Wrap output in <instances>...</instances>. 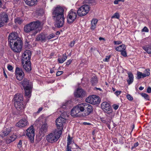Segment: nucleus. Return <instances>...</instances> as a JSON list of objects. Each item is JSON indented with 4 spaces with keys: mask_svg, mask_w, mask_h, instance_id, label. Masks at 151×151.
Listing matches in <instances>:
<instances>
[{
    "mask_svg": "<svg viewBox=\"0 0 151 151\" xmlns=\"http://www.w3.org/2000/svg\"><path fill=\"white\" fill-rule=\"evenodd\" d=\"M67 59V56L65 53H64L63 55L62 58H58V62L60 63H63Z\"/></svg>",
    "mask_w": 151,
    "mask_h": 151,
    "instance_id": "34",
    "label": "nucleus"
},
{
    "mask_svg": "<svg viewBox=\"0 0 151 151\" xmlns=\"http://www.w3.org/2000/svg\"><path fill=\"white\" fill-rule=\"evenodd\" d=\"M12 130L11 127L4 128L3 130L0 132V136L4 137L8 135Z\"/></svg>",
    "mask_w": 151,
    "mask_h": 151,
    "instance_id": "23",
    "label": "nucleus"
},
{
    "mask_svg": "<svg viewBox=\"0 0 151 151\" xmlns=\"http://www.w3.org/2000/svg\"><path fill=\"white\" fill-rule=\"evenodd\" d=\"M24 62H22L23 68L27 71H30L31 70L30 61Z\"/></svg>",
    "mask_w": 151,
    "mask_h": 151,
    "instance_id": "26",
    "label": "nucleus"
},
{
    "mask_svg": "<svg viewBox=\"0 0 151 151\" xmlns=\"http://www.w3.org/2000/svg\"><path fill=\"white\" fill-rule=\"evenodd\" d=\"M120 2L118 0H115L114 1V4H118V2Z\"/></svg>",
    "mask_w": 151,
    "mask_h": 151,
    "instance_id": "58",
    "label": "nucleus"
},
{
    "mask_svg": "<svg viewBox=\"0 0 151 151\" xmlns=\"http://www.w3.org/2000/svg\"><path fill=\"white\" fill-rule=\"evenodd\" d=\"M120 52L121 54L124 57L127 56V54L126 50H123Z\"/></svg>",
    "mask_w": 151,
    "mask_h": 151,
    "instance_id": "44",
    "label": "nucleus"
},
{
    "mask_svg": "<svg viewBox=\"0 0 151 151\" xmlns=\"http://www.w3.org/2000/svg\"><path fill=\"white\" fill-rule=\"evenodd\" d=\"M101 107L103 111L108 114H110L112 112L111 106L107 102H103L101 104Z\"/></svg>",
    "mask_w": 151,
    "mask_h": 151,
    "instance_id": "10",
    "label": "nucleus"
},
{
    "mask_svg": "<svg viewBox=\"0 0 151 151\" xmlns=\"http://www.w3.org/2000/svg\"><path fill=\"white\" fill-rule=\"evenodd\" d=\"M150 70L149 69H146L145 70L144 72L145 73H142L141 72L138 71L137 73V79H139L141 78H144L149 76L150 75Z\"/></svg>",
    "mask_w": 151,
    "mask_h": 151,
    "instance_id": "18",
    "label": "nucleus"
},
{
    "mask_svg": "<svg viewBox=\"0 0 151 151\" xmlns=\"http://www.w3.org/2000/svg\"><path fill=\"white\" fill-rule=\"evenodd\" d=\"M12 44H10L12 50L15 52H19L21 51L22 48L21 41L14 42Z\"/></svg>",
    "mask_w": 151,
    "mask_h": 151,
    "instance_id": "8",
    "label": "nucleus"
},
{
    "mask_svg": "<svg viewBox=\"0 0 151 151\" xmlns=\"http://www.w3.org/2000/svg\"><path fill=\"white\" fill-rule=\"evenodd\" d=\"M54 69H51L50 70V72L51 73H54Z\"/></svg>",
    "mask_w": 151,
    "mask_h": 151,
    "instance_id": "64",
    "label": "nucleus"
},
{
    "mask_svg": "<svg viewBox=\"0 0 151 151\" xmlns=\"http://www.w3.org/2000/svg\"><path fill=\"white\" fill-rule=\"evenodd\" d=\"M89 11V6L88 5H83L79 8L77 14L79 16H83L86 14Z\"/></svg>",
    "mask_w": 151,
    "mask_h": 151,
    "instance_id": "7",
    "label": "nucleus"
},
{
    "mask_svg": "<svg viewBox=\"0 0 151 151\" xmlns=\"http://www.w3.org/2000/svg\"><path fill=\"white\" fill-rule=\"evenodd\" d=\"M65 119L62 117L58 118L56 120V125L58 131H60L62 133L64 126L66 122Z\"/></svg>",
    "mask_w": 151,
    "mask_h": 151,
    "instance_id": "5",
    "label": "nucleus"
},
{
    "mask_svg": "<svg viewBox=\"0 0 151 151\" xmlns=\"http://www.w3.org/2000/svg\"><path fill=\"white\" fill-rule=\"evenodd\" d=\"M16 136L15 135L13 134L11 135L9 139L6 140V142L7 143H9L14 141L16 139Z\"/></svg>",
    "mask_w": 151,
    "mask_h": 151,
    "instance_id": "36",
    "label": "nucleus"
},
{
    "mask_svg": "<svg viewBox=\"0 0 151 151\" xmlns=\"http://www.w3.org/2000/svg\"><path fill=\"white\" fill-rule=\"evenodd\" d=\"M31 55V52L29 50H26L23 53L22 56V62L30 61V58Z\"/></svg>",
    "mask_w": 151,
    "mask_h": 151,
    "instance_id": "15",
    "label": "nucleus"
},
{
    "mask_svg": "<svg viewBox=\"0 0 151 151\" xmlns=\"http://www.w3.org/2000/svg\"><path fill=\"white\" fill-rule=\"evenodd\" d=\"M27 135L30 140L31 143L34 142V137L35 136V130L32 125L27 130Z\"/></svg>",
    "mask_w": 151,
    "mask_h": 151,
    "instance_id": "12",
    "label": "nucleus"
},
{
    "mask_svg": "<svg viewBox=\"0 0 151 151\" xmlns=\"http://www.w3.org/2000/svg\"><path fill=\"white\" fill-rule=\"evenodd\" d=\"M65 151H71V148L66 147V149Z\"/></svg>",
    "mask_w": 151,
    "mask_h": 151,
    "instance_id": "59",
    "label": "nucleus"
},
{
    "mask_svg": "<svg viewBox=\"0 0 151 151\" xmlns=\"http://www.w3.org/2000/svg\"><path fill=\"white\" fill-rule=\"evenodd\" d=\"M128 75V79L127 80L128 83L130 85L133 81L134 76L132 73L130 72H128L127 73Z\"/></svg>",
    "mask_w": 151,
    "mask_h": 151,
    "instance_id": "30",
    "label": "nucleus"
},
{
    "mask_svg": "<svg viewBox=\"0 0 151 151\" xmlns=\"http://www.w3.org/2000/svg\"><path fill=\"white\" fill-rule=\"evenodd\" d=\"M122 91H116L114 93V94L116 95L117 96H118L121 93Z\"/></svg>",
    "mask_w": 151,
    "mask_h": 151,
    "instance_id": "51",
    "label": "nucleus"
},
{
    "mask_svg": "<svg viewBox=\"0 0 151 151\" xmlns=\"http://www.w3.org/2000/svg\"><path fill=\"white\" fill-rule=\"evenodd\" d=\"M8 69L10 71H13V68L12 66L11 65H8L7 66Z\"/></svg>",
    "mask_w": 151,
    "mask_h": 151,
    "instance_id": "48",
    "label": "nucleus"
},
{
    "mask_svg": "<svg viewBox=\"0 0 151 151\" xmlns=\"http://www.w3.org/2000/svg\"><path fill=\"white\" fill-rule=\"evenodd\" d=\"M142 97H144L146 100H149V97L148 95L145 93H142L141 94Z\"/></svg>",
    "mask_w": 151,
    "mask_h": 151,
    "instance_id": "41",
    "label": "nucleus"
},
{
    "mask_svg": "<svg viewBox=\"0 0 151 151\" xmlns=\"http://www.w3.org/2000/svg\"><path fill=\"white\" fill-rule=\"evenodd\" d=\"M84 111V116H87L93 112V107L90 104L86 103L85 110Z\"/></svg>",
    "mask_w": 151,
    "mask_h": 151,
    "instance_id": "20",
    "label": "nucleus"
},
{
    "mask_svg": "<svg viewBox=\"0 0 151 151\" xmlns=\"http://www.w3.org/2000/svg\"><path fill=\"white\" fill-rule=\"evenodd\" d=\"M4 76H5V77L6 78H7V75H6V74L5 73V72L4 71Z\"/></svg>",
    "mask_w": 151,
    "mask_h": 151,
    "instance_id": "62",
    "label": "nucleus"
},
{
    "mask_svg": "<svg viewBox=\"0 0 151 151\" xmlns=\"http://www.w3.org/2000/svg\"><path fill=\"white\" fill-rule=\"evenodd\" d=\"M26 4L27 5L32 6L37 4V0H24Z\"/></svg>",
    "mask_w": 151,
    "mask_h": 151,
    "instance_id": "29",
    "label": "nucleus"
},
{
    "mask_svg": "<svg viewBox=\"0 0 151 151\" xmlns=\"http://www.w3.org/2000/svg\"><path fill=\"white\" fill-rule=\"evenodd\" d=\"M143 48L147 53L151 54V46H146L143 47Z\"/></svg>",
    "mask_w": 151,
    "mask_h": 151,
    "instance_id": "37",
    "label": "nucleus"
},
{
    "mask_svg": "<svg viewBox=\"0 0 151 151\" xmlns=\"http://www.w3.org/2000/svg\"><path fill=\"white\" fill-rule=\"evenodd\" d=\"M114 43L115 45H118L122 43V42L120 41H114Z\"/></svg>",
    "mask_w": 151,
    "mask_h": 151,
    "instance_id": "50",
    "label": "nucleus"
},
{
    "mask_svg": "<svg viewBox=\"0 0 151 151\" xmlns=\"http://www.w3.org/2000/svg\"><path fill=\"white\" fill-rule=\"evenodd\" d=\"M43 109V108L42 107L39 108L37 112V113H40V112H41L42 111Z\"/></svg>",
    "mask_w": 151,
    "mask_h": 151,
    "instance_id": "55",
    "label": "nucleus"
},
{
    "mask_svg": "<svg viewBox=\"0 0 151 151\" xmlns=\"http://www.w3.org/2000/svg\"><path fill=\"white\" fill-rule=\"evenodd\" d=\"M98 22V20L97 19H93L91 21V29L92 30H94L96 28V24Z\"/></svg>",
    "mask_w": 151,
    "mask_h": 151,
    "instance_id": "31",
    "label": "nucleus"
},
{
    "mask_svg": "<svg viewBox=\"0 0 151 151\" xmlns=\"http://www.w3.org/2000/svg\"><path fill=\"white\" fill-rule=\"evenodd\" d=\"M64 9L61 7L57 6L55 8L53 12V14L55 15L54 17L63 16Z\"/></svg>",
    "mask_w": 151,
    "mask_h": 151,
    "instance_id": "14",
    "label": "nucleus"
},
{
    "mask_svg": "<svg viewBox=\"0 0 151 151\" xmlns=\"http://www.w3.org/2000/svg\"><path fill=\"white\" fill-rule=\"evenodd\" d=\"M111 58V55H109L107 56L103 60L104 62H108L109 60V59Z\"/></svg>",
    "mask_w": 151,
    "mask_h": 151,
    "instance_id": "42",
    "label": "nucleus"
},
{
    "mask_svg": "<svg viewBox=\"0 0 151 151\" xmlns=\"http://www.w3.org/2000/svg\"><path fill=\"white\" fill-rule=\"evenodd\" d=\"M147 92L149 93H151V88L150 87L148 88L147 89Z\"/></svg>",
    "mask_w": 151,
    "mask_h": 151,
    "instance_id": "56",
    "label": "nucleus"
},
{
    "mask_svg": "<svg viewBox=\"0 0 151 151\" xmlns=\"http://www.w3.org/2000/svg\"><path fill=\"white\" fill-rule=\"evenodd\" d=\"M14 103L23 102V96L22 94L17 93L16 94L14 97Z\"/></svg>",
    "mask_w": 151,
    "mask_h": 151,
    "instance_id": "28",
    "label": "nucleus"
},
{
    "mask_svg": "<svg viewBox=\"0 0 151 151\" xmlns=\"http://www.w3.org/2000/svg\"><path fill=\"white\" fill-rule=\"evenodd\" d=\"M72 138L70 137L69 135L68 136V137L67 139V145L66 146V147L68 148H71V147L69 146V145L72 144Z\"/></svg>",
    "mask_w": 151,
    "mask_h": 151,
    "instance_id": "38",
    "label": "nucleus"
},
{
    "mask_svg": "<svg viewBox=\"0 0 151 151\" xmlns=\"http://www.w3.org/2000/svg\"><path fill=\"white\" fill-rule=\"evenodd\" d=\"M85 94V92L81 88H78L74 92L75 96L77 98H82Z\"/></svg>",
    "mask_w": 151,
    "mask_h": 151,
    "instance_id": "21",
    "label": "nucleus"
},
{
    "mask_svg": "<svg viewBox=\"0 0 151 151\" xmlns=\"http://www.w3.org/2000/svg\"><path fill=\"white\" fill-rule=\"evenodd\" d=\"M99 40H103L104 41H105V40L104 38L101 37H99Z\"/></svg>",
    "mask_w": 151,
    "mask_h": 151,
    "instance_id": "61",
    "label": "nucleus"
},
{
    "mask_svg": "<svg viewBox=\"0 0 151 151\" xmlns=\"http://www.w3.org/2000/svg\"><path fill=\"white\" fill-rule=\"evenodd\" d=\"M29 124V123L26 119H20L16 124V126L19 127H24Z\"/></svg>",
    "mask_w": 151,
    "mask_h": 151,
    "instance_id": "19",
    "label": "nucleus"
},
{
    "mask_svg": "<svg viewBox=\"0 0 151 151\" xmlns=\"http://www.w3.org/2000/svg\"><path fill=\"white\" fill-rule=\"evenodd\" d=\"M0 20L2 27L4 26L5 24L9 20L8 15L5 12H3L0 15Z\"/></svg>",
    "mask_w": 151,
    "mask_h": 151,
    "instance_id": "17",
    "label": "nucleus"
},
{
    "mask_svg": "<svg viewBox=\"0 0 151 151\" xmlns=\"http://www.w3.org/2000/svg\"><path fill=\"white\" fill-rule=\"evenodd\" d=\"M127 98L129 100L131 101L133 99V98L132 96L130 94H127L126 96Z\"/></svg>",
    "mask_w": 151,
    "mask_h": 151,
    "instance_id": "46",
    "label": "nucleus"
},
{
    "mask_svg": "<svg viewBox=\"0 0 151 151\" xmlns=\"http://www.w3.org/2000/svg\"><path fill=\"white\" fill-rule=\"evenodd\" d=\"M86 103L79 104L74 107L71 111V114L73 117L78 116H80V112H83L85 110Z\"/></svg>",
    "mask_w": 151,
    "mask_h": 151,
    "instance_id": "3",
    "label": "nucleus"
},
{
    "mask_svg": "<svg viewBox=\"0 0 151 151\" xmlns=\"http://www.w3.org/2000/svg\"><path fill=\"white\" fill-rule=\"evenodd\" d=\"M14 22L16 23L20 24L23 22V20L19 18H17L15 19Z\"/></svg>",
    "mask_w": 151,
    "mask_h": 151,
    "instance_id": "39",
    "label": "nucleus"
},
{
    "mask_svg": "<svg viewBox=\"0 0 151 151\" xmlns=\"http://www.w3.org/2000/svg\"><path fill=\"white\" fill-rule=\"evenodd\" d=\"M8 39L10 44H12L14 42L21 41L20 38L18 36L17 33L16 32L10 34L9 36Z\"/></svg>",
    "mask_w": 151,
    "mask_h": 151,
    "instance_id": "9",
    "label": "nucleus"
},
{
    "mask_svg": "<svg viewBox=\"0 0 151 151\" xmlns=\"http://www.w3.org/2000/svg\"><path fill=\"white\" fill-rule=\"evenodd\" d=\"M77 15L76 12L71 10L68 12L67 17L68 22L69 23L73 22L76 18Z\"/></svg>",
    "mask_w": 151,
    "mask_h": 151,
    "instance_id": "11",
    "label": "nucleus"
},
{
    "mask_svg": "<svg viewBox=\"0 0 151 151\" xmlns=\"http://www.w3.org/2000/svg\"><path fill=\"white\" fill-rule=\"evenodd\" d=\"M119 17L120 16L119 14L117 12H116L114 14V15L112 16L111 18H116L117 19H119Z\"/></svg>",
    "mask_w": 151,
    "mask_h": 151,
    "instance_id": "40",
    "label": "nucleus"
},
{
    "mask_svg": "<svg viewBox=\"0 0 151 151\" xmlns=\"http://www.w3.org/2000/svg\"><path fill=\"white\" fill-rule=\"evenodd\" d=\"M45 121V119L43 116H40L36 120L35 123L37 125L42 124Z\"/></svg>",
    "mask_w": 151,
    "mask_h": 151,
    "instance_id": "32",
    "label": "nucleus"
},
{
    "mask_svg": "<svg viewBox=\"0 0 151 151\" xmlns=\"http://www.w3.org/2000/svg\"><path fill=\"white\" fill-rule=\"evenodd\" d=\"M55 35L53 33H52L50 34L49 35L47 36V39L50 40L52 38L54 37H55Z\"/></svg>",
    "mask_w": 151,
    "mask_h": 151,
    "instance_id": "43",
    "label": "nucleus"
},
{
    "mask_svg": "<svg viewBox=\"0 0 151 151\" xmlns=\"http://www.w3.org/2000/svg\"><path fill=\"white\" fill-rule=\"evenodd\" d=\"M15 76L18 80L21 81L23 78L24 74L21 68L16 67L15 70Z\"/></svg>",
    "mask_w": 151,
    "mask_h": 151,
    "instance_id": "13",
    "label": "nucleus"
},
{
    "mask_svg": "<svg viewBox=\"0 0 151 151\" xmlns=\"http://www.w3.org/2000/svg\"><path fill=\"white\" fill-rule=\"evenodd\" d=\"M149 31V29L146 27H145L142 30V32H148Z\"/></svg>",
    "mask_w": 151,
    "mask_h": 151,
    "instance_id": "47",
    "label": "nucleus"
},
{
    "mask_svg": "<svg viewBox=\"0 0 151 151\" xmlns=\"http://www.w3.org/2000/svg\"><path fill=\"white\" fill-rule=\"evenodd\" d=\"M23 102L14 103L15 106L17 109L20 111H22L24 109V106L23 104Z\"/></svg>",
    "mask_w": 151,
    "mask_h": 151,
    "instance_id": "27",
    "label": "nucleus"
},
{
    "mask_svg": "<svg viewBox=\"0 0 151 151\" xmlns=\"http://www.w3.org/2000/svg\"><path fill=\"white\" fill-rule=\"evenodd\" d=\"M67 104L66 102L63 104L60 108L58 109V111L61 113V116H62V117L65 118V119L67 116V113L64 111L66 108Z\"/></svg>",
    "mask_w": 151,
    "mask_h": 151,
    "instance_id": "22",
    "label": "nucleus"
},
{
    "mask_svg": "<svg viewBox=\"0 0 151 151\" xmlns=\"http://www.w3.org/2000/svg\"><path fill=\"white\" fill-rule=\"evenodd\" d=\"M48 126L46 123L44 122L40 127L39 130V133L40 135H44L45 133L47 131Z\"/></svg>",
    "mask_w": 151,
    "mask_h": 151,
    "instance_id": "25",
    "label": "nucleus"
},
{
    "mask_svg": "<svg viewBox=\"0 0 151 151\" xmlns=\"http://www.w3.org/2000/svg\"><path fill=\"white\" fill-rule=\"evenodd\" d=\"M138 145H139V144H138V142H137V143L134 144V147H137V146H138Z\"/></svg>",
    "mask_w": 151,
    "mask_h": 151,
    "instance_id": "60",
    "label": "nucleus"
},
{
    "mask_svg": "<svg viewBox=\"0 0 151 151\" xmlns=\"http://www.w3.org/2000/svg\"><path fill=\"white\" fill-rule=\"evenodd\" d=\"M144 88L143 87H142V86H140V87H139V88L140 90L142 91L143 89Z\"/></svg>",
    "mask_w": 151,
    "mask_h": 151,
    "instance_id": "63",
    "label": "nucleus"
},
{
    "mask_svg": "<svg viewBox=\"0 0 151 151\" xmlns=\"http://www.w3.org/2000/svg\"><path fill=\"white\" fill-rule=\"evenodd\" d=\"M35 39L37 41L45 42L47 40V36L44 33H41L37 35Z\"/></svg>",
    "mask_w": 151,
    "mask_h": 151,
    "instance_id": "24",
    "label": "nucleus"
},
{
    "mask_svg": "<svg viewBox=\"0 0 151 151\" xmlns=\"http://www.w3.org/2000/svg\"><path fill=\"white\" fill-rule=\"evenodd\" d=\"M126 47L124 44H122L117 47L115 48L116 51L121 52L123 50H124L126 49Z\"/></svg>",
    "mask_w": 151,
    "mask_h": 151,
    "instance_id": "33",
    "label": "nucleus"
},
{
    "mask_svg": "<svg viewBox=\"0 0 151 151\" xmlns=\"http://www.w3.org/2000/svg\"><path fill=\"white\" fill-rule=\"evenodd\" d=\"M43 24L38 21L32 22L24 26V31L26 33H30L32 35L35 36L42 30Z\"/></svg>",
    "mask_w": 151,
    "mask_h": 151,
    "instance_id": "1",
    "label": "nucleus"
},
{
    "mask_svg": "<svg viewBox=\"0 0 151 151\" xmlns=\"http://www.w3.org/2000/svg\"><path fill=\"white\" fill-rule=\"evenodd\" d=\"M18 147L20 150H21L22 147V141L20 140L17 145Z\"/></svg>",
    "mask_w": 151,
    "mask_h": 151,
    "instance_id": "45",
    "label": "nucleus"
},
{
    "mask_svg": "<svg viewBox=\"0 0 151 151\" xmlns=\"http://www.w3.org/2000/svg\"><path fill=\"white\" fill-rule=\"evenodd\" d=\"M55 81V80L54 79H52L51 80H50L49 81V83H54Z\"/></svg>",
    "mask_w": 151,
    "mask_h": 151,
    "instance_id": "57",
    "label": "nucleus"
},
{
    "mask_svg": "<svg viewBox=\"0 0 151 151\" xmlns=\"http://www.w3.org/2000/svg\"><path fill=\"white\" fill-rule=\"evenodd\" d=\"M75 42L74 41H73L71 42L70 44V46L71 47L73 46L75 44Z\"/></svg>",
    "mask_w": 151,
    "mask_h": 151,
    "instance_id": "54",
    "label": "nucleus"
},
{
    "mask_svg": "<svg viewBox=\"0 0 151 151\" xmlns=\"http://www.w3.org/2000/svg\"><path fill=\"white\" fill-rule=\"evenodd\" d=\"M62 134L60 131L55 130L50 133L46 136V139L49 143H54L58 140Z\"/></svg>",
    "mask_w": 151,
    "mask_h": 151,
    "instance_id": "2",
    "label": "nucleus"
},
{
    "mask_svg": "<svg viewBox=\"0 0 151 151\" xmlns=\"http://www.w3.org/2000/svg\"><path fill=\"white\" fill-rule=\"evenodd\" d=\"M25 91V95L28 98H30L31 96L32 86L29 81L26 78H24L21 82Z\"/></svg>",
    "mask_w": 151,
    "mask_h": 151,
    "instance_id": "4",
    "label": "nucleus"
},
{
    "mask_svg": "<svg viewBox=\"0 0 151 151\" xmlns=\"http://www.w3.org/2000/svg\"><path fill=\"white\" fill-rule=\"evenodd\" d=\"M119 107V105L116 104H114L113 106V107L115 110L117 109Z\"/></svg>",
    "mask_w": 151,
    "mask_h": 151,
    "instance_id": "52",
    "label": "nucleus"
},
{
    "mask_svg": "<svg viewBox=\"0 0 151 151\" xmlns=\"http://www.w3.org/2000/svg\"><path fill=\"white\" fill-rule=\"evenodd\" d=\"M98 79L96 76H93L91 78V82L92 85H96L98 83Z\"/></svg>",
    "mask_w": 151,
    "mask_h": 151,
    "instance_id": "35",
    "label": "nucleus"
},
{
    "mask_svg": "<svg viewBox=\"0 0 151 151\" xmlns=\"http://www.w3.org/2000/svg\"><path fill=\"white\" fill-rule=\"evenodd\" d=\"M63 73V71H59L57 72L56 75L57 76H59L62 74Z\"/></svg>",
    "mask_w": 151,
    "mask_h": 151,
    "instance_id": "49",
    "label": "nucleus"
},
{
    "mask_svg": "<svg viewBox=\"0 0 151 151\" xmlns=\"http://www.w3.org/2000/svg\"><path fill=\"white\" fill-rule=\"evenodd\" d=\"M72 60L70 59L66 63V65H69L72 62Z\"/></svg>",
    "mask_w": 151,
    "mask_h": 151,
    "instance_id": "53",
    "label": "nucleus"
},
{
    "mask_svg": "<svg viewBox=\"0 0 151 151\" xmlns=\"http://www.w3.org/2000/svg\"><path fill=\"white\" fill-rule=\"evenodd\" d=\"M100 101L99 97L96 95L89 96L86 100V102L94 105L99 104Z\"/></svg>",
    "mask_w": 151,
    "mask_h": 151,
    "instance_id": "6",
    "label": "nucleus"
},
{
    "mask_svg": "<svg viewBox=\"0 0 151 151\" xmlns=\"http://www.w3.org/2000/svg\"><path fill=\"white\" fill-rule=\"evenodd\" d=\"M56 19L55 22V25L58 27H62L64 22V16L59 17H54Z\"/></svg>",
    "mask_w": 151,
    "mask_h": 151,
    "instance_id": "16",
    "label": "nucleus"
}]
</instances>
